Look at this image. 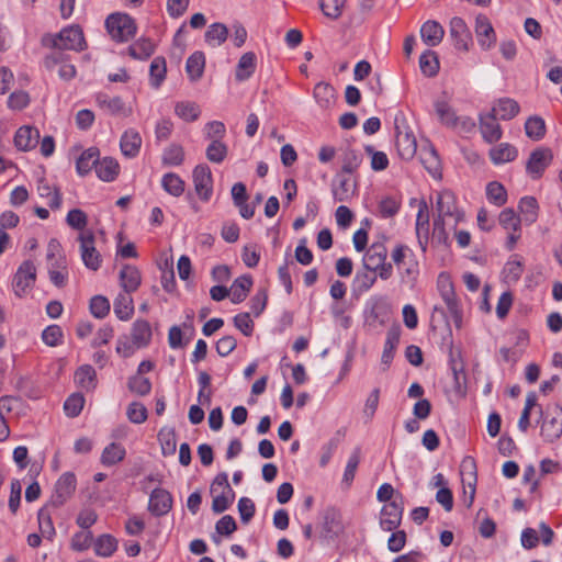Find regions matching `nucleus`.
Here are the masks:
<instances>
[{"label": "nucleus", "instance_id": "54", "mask_svg": "<svg viewBox=\"0 0 562 562\" xmlns=\"http://www.w3.org/2000/svg\"><path fill=\"white\" fill-rule=\"evenodd\" d=\"M518 209L528 223L536 222L538 217V202L533 196H524L520 199Z\"/></svg>", "mask_w": 562, "mask_h": 562}, {"label": "nucleus", "instance_id": "11", "mask_svg": "<svg viewBox=\"0 0 562 562\" xmlns=\"http://www.w3.org/2000/svg\"><path fill=\"white\" fill-rule=\"evenodd\" d=\"M395 145L398 155L405 160L412 159L417 151V142L414 134L408 131V127L406 126L402 128L401 126L395 125Z\"/></svg>", "mask_w": 562, "mask_h": 562}, {"label": "nucleus", "instance_id": "30", "mask_svg": "<svg viewBox=\"0 0 562 562\" xmlns=\"http://www.w3.org/2000/svg\"><path fill=\"white\" fill-rule=\"evenodd\" d=\"M252 286V278L249 274H244L233 282L231 286V300L234 304L241 303L246 300Z\"/></svg>", "mask_w": 562, "mask_h": 562}, {"label": "nucleus", "instance_id": "33", "mask_svg": "<svg viewBox=\"0 0 562 562\" xmlns=\"http://www.w3.org/2000/svg\"><path fill=\"white\" fill-rule=\"evenodd\" d=\"M256 69V55L252 52L245 53L238 60L235 78L245 81L251 77Z\"/></svg>", "mask_w": 562, "mask_h": 562}, {"label": "nucleus", "instance_id": "42", "mask_svg": "<svg viewBox=\"0 0 562 562\" xmlns=\"http://www.w3.org/2000/svg\"><path fill=\"white\" fill-rule=\"evenodd\" d=\"M205 41L211 46L222 45L228 36V29L223 23L211 24L205 32Z\"/></svg>", "mask_w": 562, "mask_h": 562}, {"label": "nucleus", "instance_id": "57", "mask_svg": "<svg viewBox=\"0 0 562 562\" xmlns=\"http://www.w3.org/2000/svg\"><path fill=\"white\" fill-rule=\"evenodd\" d=\"M37 520L41 535L52 540L56 531L52 520L50 513L45 507L38 510Z\"/></svg>", "mask_w": 562, "mask_h": 562}, {"label": "nucleus", "instance_id": "24", "mask_svg": "<svg viewBox=\"0 0 562 562\" xmlns=\"http://www.w3.org/2000/svg\"><path fill=\"white\" fill-rule=\"evenodd\" d=\"M142 146V137L135 130H127L123 133L120 140L122 154L128 158L136 157Z\"/></svg>", "mask_w": 562, "mask_h": 562}, {"label": "nucleus", "instance_id": "56", "mask_svg": "<svg viewBox=\"0 0 562 562\" xmlns=\"http://www.w3.org/2000/svg\"><path fill=\"white\" fill-rule=\"evenodd\" d=\"M127 387L132 393L138 396H146L151 391V382L148 378L135 374L128 379Z\"/></svg>", "mask_w": 562, "mask_h": 562}, {"label": "nucleus", "instance_id": "53", "mask_svg": "<svg viewBox=\"0 0 562 562\" xmlns=\"http://www.w3.org/2000/svg\"><path fill=\"white\" fill-rule=\"evenodd\" d=\"M436 113L441 121L442 124L447 126H456L458 122V116L453 109L442 100H438L435 102Z\"/></svg>", "mask_w": 562, "mask_h": 562}, {"label": "nucleus", "instance_id": "25", "mask_svg": "<svg viewBox=\"0 0 562 562\" xmlns=\"http://www.w3.org/2000/svg\"><path fill=\"white\" fill-rule=\"evenodd\" d=\"M100 150L97 147H89L83 150L76 161V170L79 176L88 175L99 162Z\"/></svg>", "mask_w": 562, "mask_h": 562}, {"label": "nucleus", "instance_id": "55", "mask_svg": "<svg viewBox=\"0 0 562 562\" xmlns=\"http://www.w3.org/2000/svg\"><path fill=\"white\" fill-rule=\"evenodd\" d=\"M228 153L227 146L218 139H214L206 148V158L214 164H221L225 160Z\"/></svg>", "mask_w": 562, "mask_h": 562}, {"label": "nucleus", "instance_id": "51", "mask_svg": "<svg viewBox=\"0 0 562 562\" xmlns=\"http://www.w3.org/2000/svg\"><path fill=\"white\" fill-rule=\"evenodd\" d=\"M161 160L165 166H180L184 160L183 147L179 144L169 145L164 150Z\"/></svg>", "mask_w": 562, "mask_h": 562}, {"label": "nucleus", "instance_id": "61", "mask_svg": "<svg viewBox=\"0 0 562 562\" xmlns=\"http://www.w3.org/2000/svg\"><path fill=\"white\" fill-rule=\"evenodd\" d=\"M360 459H361V449L359 447H357L350 454L347 465L345 468V472H344L342 481L345 483H347L348 485H350L355 479L357 468L360 463Z\"/></svg>", "mask_w": 562, "mask_h": 562}, {"label": "nucleus", "instance_id": "12", "mask_svg": "<svg viewBox=\"0 0 562 562\" xmlns=\"http://www.w3.org/2000/svg\"><path fill=\"white\" fill-rule=\"evenodd\" d=\"M172 508V496L164 488H154L149 496L148 510L157 517L167 515Z\"/></svg>", "mask_w": 562, "mask_h": 562}, {"label": "nucleus", "instance_id": "31", "mask_svg": "<svg viewBox=\"0 0 562 562\" xmlns=\"http://www.w3.org/2000/svg\"><path fill=\"white\" fill-rule=\"evenodd\" d=\"M75 382L86 391H92L97 386V373L92 366L83 364L75 372Z\"/></svg>", "mask_w": 562, "mask_h": 562}, {"label": "nucleus", "instance_id": "1", "mask_svg": "<svg viewBox=\"0 0 562 562\" xmlns=\"http://www.w3.org/2000/svg\"><path fill=\"white\" fill-rule=\"evenodd\" d=\"M46 260L49 281L56 288H65L69 279L68 260L60 243L56 238H52L48 241Z\"/></svg>", "mask_w": 562, "mask_h": 562}, {"label": "nucleus", "instance_id": "62", "mask_svg": "<svg viewBox=\"0 0 562 562\" xmlns=\"http://www.w3.org/2000/svg\"><path fill=\"white\" fill-rule=\"evenodd\" d=\"M499 224L507 231L517 232L520 228V218L513 209H504L499 213Z\"/></svg>", "mask_w": 562, "mask_h": 562}, {"label": "nucleus", "instance_id": "19", "mask_svg": "<svg viewBox=\"0 0 562 562\" xmlns=\"http://www.w3.org/2000/svg\"><path fill=\"white\" fill-rule=\"evenodd\" d=\"M346 173L338 172L331 182V193L335 202H347L355 194V187Z\"/></svg>", "mask_w": 562, "mask_h": 562}, {"label": "nucleus", "instance_id": "6", "mask_svg": "<svg viewBox=\"0 0 562 562\" xmlns=\"http://www.w3.org/2000/svg\"><path fill=\"white\" fill-rule=\"evenodd\" d=\"M36 281V267L32 260H24L18 268L12 288L16 296L22 297L32 289Z\"/></svg>", "mask_w": 562, "mask_h": 562}, {"label": "nucleus", "instance_id": "60", "mask_svg": "<svg viewBox=\"0 0 562 562\" xmlns=\"http://www.w3.org/2000/svg\"><path fill=\"white\" fill-rule=\"evenodd\" d=\"M85 405V397L81 393H74L67 397L64 403V409L67 416L77 417Z\"/></svg>", "mask_w": 562, "mask_h": 562}, {"label": "nucleus", "instance_id": "21", "mask_svg": "<svg viewBox=\"0 0 562 562\" xmlns=\"http://www.w3.org/2000/svg\"><path fill=\"white\" fill-rule=\"evenodd\" d=\"M386 247L381 243H374L369 247L363 257V268L376 271V269L386 261Z\"/></svg>", "mask_w": 562, "mask_h": 562}, {"label": "nucleus", "instance_id": "14", "mask_svg": "<svg viewBox=\"0 0 562 562\" xmlns=\"http://www.w3.org/2000/svg\"><path fill=\"white\" fill-rule=\"evenodd\" d=\"M95 101L101 109L111 115L127 117L132 114V108L127 106L121 97L110 98L105 93H99Z\"/></svg>", "mask_w": 562, "mask_h": 562}, {"label": "nucleus", "instance_id": "40", "mask_svg": "<svg viewBox=\"0 0 562 562\" xmlns=\"http://www.w3.org/2000/svg\"><path fill=\"white\" fill-rule=\"evenodd\" d=\"M167 65L162 56L155 57L149 67L150 85L153 88L158 89L166 78Z\"/></svg>", "mask_w": 562, "mask_h": 562}, {"label": "nucleus", "instance_id": "52", "mask_svg": "<svg viewBox=\"0 0 562 562\" xmlns=\"http://www.w3.org/2000/svg\"><path fill=\"white\" fill-rule=\"evenodd\" d=\"M37 191L40 196L49 199L47 204L52 210H57L60 207L61 194L57 188L53 190L47 182L41 181L37 186Z\"/></svg>", "mask_w": 562, "mask_h": 562}, {"label": "nucleus", "instance_id": "46", "mask_svg": "<svg viewBox=\"0 0 562 562\" xmlns=\"http://www.w3.org/2000/svg\"><path fill=\"white\" fill-rule=\"evenodd\" d=\"M419 67L426 77H435L439 71L438 56L434 50H426L419 57Z\"/></svg>", "mask_w": 562, "mask_h": 562}, {"label": "nucleus", "instance_id": "49", "mask_svg": "<svg viewBox=\"0 0 562 562\" xmlns=\"http://www.w3.org/2000/svg\"><path fill=\"white\" fill-rule=\"evenodd\" d=\"M175 113L187 122H193L199 119L201 111L194 102L182 101L176 103Z\"/></svg>", "mask_w": 562, "mask_h": 562}, {"label": "nucleus", "instance_id": "34", "mask_svg": "<svg viewBox=\"0 0 562 562\" xmlns=\"http://www.w3.org/2000/svg\"><path fill=\"white\" fill-rule=\"evenodd\" d=\"M441 299L447 305V308L452 317L454 326L461 328L462 326V310L460 308L454 288L439 293Z\"/></svg>", "mask_w": 562, "mask_h": 562}, {"label": "nucleus", "instance_id": "7", "mask_svg": "<svg viewBox=\"0 0 562 562\" xmlns=\"http://www.w3.org/2000/svg\"><path fill=\"white\" fill-rule=\"evenodd\" d=\"M552 160V149L549 147H539L530 153L526 164V171L533 180H537L542 177Z\"/></svg>", "mask_w": 562, "mask_h": 562}, {"label": "nucleus", "instance_id": "10", "mask_svg": "<svg viewBox=\"0 0 562 562\" xmlns=\"http://www.w3.org/2000/svg\"><path fill=\"white\" fill-rule=\"evenodd\" d=\"M193 183L196 194L202 201H209L212 195V172L207 165L201 164L193 169Z\"/></svg>", "mask_w": 562, "mask_h": 562}, {"label": "nucleus", "instance_id": "17", "mask_svg": "<svg viewBox=\"0 0 562 562\" xmlns=\"http://www.w3.org/2000/svg\"><path fill=\"white\" fill-rule=\"evenodd\" d=\"M450 35L453 40L454 47L459 50H468L471 42V33L463 21L459 16H454L450 21Z\"/></svg>", "mask_w": 562, "mask_h": 562}, {"label": "nucleus", "instance_id": "27", "mask_svg": "<svg viewBox=\"0 0 562 562\" xmlns=\"http://www.w3.org/2000/svg\"><path fill=\"white\" fill-rule=\"evenodd\" d=\"M120 172L119 162L112 157L99 158L95 166V173L98 178L105 182H112L116 179Z\"/></svg>", "mask_w": 562, "mask_h": 562}, {"label": "nucleus", "instance_id": "26", "mask_svg": "<svg viewBox=\"0 0 562 562\" xmlns=\"http://www.w3.org/2000/svg\"><path fill=\"white\" fill-rule=\"evenodd\" d=\"M140 272L132 265H124L120 271V282L123 290L127 293L135 292L140 285Z\"/></svg>", "mask_w": 562, "mask_h": 562}, {"label": "nucleus", "instance_id": "2", "mask_svg": "<svg viewBox=\"0 0 562 562\" xmlns=\"http://www.w3.org/2000/svg\"><path fill=\"white\" fill-rule=\"evenodd\" d=\"M42 44L59 50L81 52L87 47L82 29L77 24L64 27L57 34L44 35Z\"/></svg>", "mask_w": 562, "mask_h": 562}, {"label": "nucleus", "instance_id": "39", "mask_svg": "<svg viewBox=\"0 0 562 562\" xmlns=\"http://www.w3.org/2000/svg\"><path fill=\"white\" fill-rule=\"evenodd\" d=\"M341 173H353L362 162V156L353 148L347 147L341 153Z\"/></svg>", "mask_w": 562, "mask_h": 562}, {"label": "nucleus", "instance_id": "36", "mask_svg": "<svg viewBox=\"0 0 562 562\" xmlns=\"http://www.w3.org/2000/svg\"><path fill=\"white\" fill-rule=\"evenodd\" d=\"M128 55L134 59L145 60L155 52V45L149 38H139L127 48Z\"/></svg>", "mask_w": 562, "mask_h": 562}, {"label": "nucleus", "instance_id": "22", "mask_svg": "<svg viewBox=\"0 0 562 562\" xmlns=\"http://www.w3.org/2000/svg\"><path fill=\"white\" fill-rule=\"evenodd\" d=\"M40 138L37 128L31 126L20 127L14 135V144L20 150H31L36 147Z\"/></svg>", "mask_w": 562, "mask_h": 562}, {"label": "nucleus", "instance_id": "29", "mask_svg": "<svg viewBox=\"0 0 562 562\" xmlns=\"http://www.w3.org/2000/svg\"><path fill=\"white\" fill-rule=\"evenodd\" d=\"M443 35V27L437 21L429 20L420 27V36L429 46L438 45L442 41Z\"/></svg>", "mask_w": 562, "mask_h": 562}, {"label": "nucleus", "instance_id": "41", "mask_svg": "<svg viewBox=\"0 0 562 562\" xmlns=\"http://www.w3.org/2000/svg\"><path fill=\"white\" fill-rule=\"evenodd\" d=\"M158 441L165 457L173 456L177 450V436L173 428L164 427L158 432Z\"/></svg>", "mask_w": 562, "mask_h": 562}, {"label": "nucleus", "instance_id": "20", "mask_svg": "<svg viewBox=\"0 0 562 562\" xmlns=\"http://www.w3.org/2000/svg\"><path fill=\"white\" fill-rule=\"evenodd\" d=\"M475 33L477 42L483 49L491 48L496 40L494 29L484 15H479L475 21Z\"/></svg>", "mask_w": 562, "mask_h": 562}, {"label": "nucleus", "instance_id": "32", "mask_svg": "<svg viewBox=\"0 0 562 562\" xmlns=\"http://www.w3.org/2000/svg\"><path fill=\"white\" fill-rule=\"evenodd\" d=\"M134 313L133 299L131 293H119L114 300V314L121 321H128Z\"/></svg>", "mask_w": 562, "mask_h": 562}, {"label": "nucleus", "instance_id": "45", "mask_svg": "<svg viewBox=\"0 0 562 562\" xmlns=\"http://www.w3.org/2000/svg\"><path fill=\"white\" fill-rule=\"evenodd\" d=\"M161 187L167 193L178 198L184 192L186 183L177 173L168 172L161 179Z\"/></svg>", "mask_w": 562, "mask_h": 562}, {"label": "nucleus", "instance_id": "5", "mask_svg": "<svg viewBox=\"0 0 562 562\" xmlns=\"http://www.w3.org/2000/svg\"><path fill=\"white\" fill-rule=\"evenodd\" d=\"M404 513V497L397 493L395 497L383 505L380 512V527L384 531H394L402 522Z\"/></svg>", "mask_w": 562, "mask_h": 562}, {"label": "nucleus", "instance_id": "3", "mask_svg": "<svg viewBox=\"0 0 562 562\" xmlns=\"http://www.w3.org/2000/svg\"><path fill=\"white\" fill-rule=\"evenodd\" d=\"M540 436L547 442H554L562 435V406L554 404L553 406L547 407L546 413H543L540 407Z\"/></svg>", "mask_w": 562, "mask_h": 562}, {"label": "nucleus", "instance_id": "35", "mask_svg": "<svg viewBox=\"0 0 562 562\" xmlns=\"http://www.w3.org/2000/svg\"><path fill=\"white\" fill-rule=\"evenodd\" d=\"M205 56L202 52H194L189 56L186 64V70L191 81L199 80L204 72Z\"/></svg>", "mask_w": 562, "mask_h": 562}, {"label": "nucleus", "instance_id": "8", "mask_svg": "<svg viewBox=\"0 0 562 562\" xmlns=\"http://www.w3.org/2000/svg\"><path fill=\"white\" fill-rule=\"evenodd\" d=\"M77 479L75 473L65 472L57 480L49 504L54 507L63 506L75 493Z\"/></svg>", "mask_w": 562, "mask_h": 562}, {"label": "nucleus", "instance_id": "23", "mask_svg": "<svg viewBox=\"0 0 562 562\" xmlns=\"http://www.w3.org/2000/svg\"><path fill=\"white\" fill-rule=\"evenodd\" d=\"M151 327L145 319H136L133 323L131 330V338L136 348H144L149 345L151 340Z\"/></svg>", "mask_w": 562, "mask_h": 562}, {"label": "nucleus", "instance_id": "63", "mask_svg": "<svg viewBox=\"0 0 562 562\" xmlns=\"http://www.w3.org/2000/svg\"><path fill=\"white\" fill-rule=\"evenodd\" d=\"M127 418L133 424H143L148 417L147 408L139 402H133L126 411Z\"/></svg>", "mask_w": 562, "mask_h": 562}, {"label": "nucleus", "instance_id": "43", "mask_svg": "<svg viewBox=\"0 0 562 562\" xmlns=\"http://www.w3.org/2000/svg\"><path fill=\"white\" fill-rule=\"evenodd\" d=\"M126 454V450L120 443L112 442L106 446L101 456L103 465L110 467L121 462Z\"/></svg>", "mask_w": 562, "mask_h": 562}, {"label": "nucleus", "instance_id": "15", "mask_svg": "<svg viewBox=\"0 0 562 562\" xmlns=\"http://www.w3.org/2000/svg\"><path fill=\"white\" fill-rule=\"evenodd\" d=\"M419 160L432 178H441V161L436 148L431 144L428 143L422 146Z\"/></svg>", "mask_w": 562, "mask_h": 562}, {"label": "nucleus", "instance_id": "47", "mask_svg": "<svg viewBox=\"0 0 562 562\" xmlns=\"http://www.w3.org/2000/svg\"><path fill=\"white\" fill-rule=\"evenodd\" d=\"M526 135L533 139L540 140L546 135V123L541 116L532 115L525 123Z\"/></svg>", "mask_w": 562, "mask_h": 562}, {"label": "nucleus", "instance_id": "58", "mask_svg": "<svg viewBox=\"0 0 562 562\" xmlns=\"http://www.w3.org/2000/svg\"><path fill=\"white\" fill-rule=\"evenodd\" d=\"M89 310L95 318L102 319L110 313V302L103 295H94L90 300Z\"/></svg>", "mask_w": 562, "mask_h": 562}, {"label": "nucleus", "instance_id": "64", "mask_svg": "<svg viewBox=\"0 0 562 562\" xmlns=\"http://www.w3.org/2000/svg\"><path fill=\"white\" fill-rule=\"evenodd\" d=\"M401 207V201L394 196H386L379 203V212L382 217L389 218L397 214Z\"/></svg>", "mask_w": 562, "mask_h": 562}, {"label": "nucleus", "instance_id": "44", "mask_svg": "<svg viewBox=\"0 0 562 562\" xmlns=\"http://www.w3.org/2000/svg\"><path fill=\"white\" fill-rule=\"evenodd\" d=\"M117 549V540L109 533H103L94 542V551L99 557H111Z\"/></svg>", "mask_w": 562, "mask_h": 562}, {"label": "nucleus", "instance_id": "9", "mask_svg": "<svg viewBox=\"0 0 562 562\" xmlns=\"http://www.w3.org/2000/svg\"><path fill=\"white\" fill-rule=\"evenodd\" d=\"M81 259L85 266L97 271L101 266V255L94 247V235L88 231L79 236Z\"/></svg>", "mask_w": 562, "mask_h": 562}, {"label": "nucleus", "instance_id": "18", "mask_svg": "<svg viewBox=\"0 0 562 562\" xmlns=\"http://www.w3.org/2000/svg\"><path fill=\"white\" fill-rule=\"evenodd\" d=\"M400 338L401 327L398 325L392 326L386 333L384 348L381 356V363L384 367L383 370H387L391 366L396 348L400 344Z\"/></svg>", "mask_w": 562, "mask_h": 562}, {"label": "nucleus", "instance_id": "38", "mask_svg": "<svg viewBox=\"0 0 562 562\" xmlns=\"http://www.w3.org/2000/svg\"><path fill=\"white\" fill-rule=\"evenodd\" d=\"M314 98L321 108L328 109L335 101V89L327 82H318L314 87Z\"/></svg>", "mask_w": 562, "mask_h": 562}, {"label": "nucleus", "instance_id": "59", "mask_svg": "<svg viewBox=\"0 0 562 562\" xmlns=\"http://www.w3.org/2000/svg\"><path fill=\"white\" fill-rule=\"evenodd\" d=\"M344 4L345 0H319V9L330 20L340 18Z\"/></svg>", "mask_w": 562, "mask_h": 562}, {"label": "nucleus", "instance_id": "37", "mask_svg": "<svg viewBox=\"0 0 562 562\" xmlns=\"http://www.w3.org/2000/svg\"><path fill=\"white\" fill-rule=\"evenodd\" d=\"M517 149L508 143H502L490 150L491 160L495 165L513 161L517 157Z\"/></svg>", "mask_w": 562, "mask_h": 562}, {"label": "nucleus", "instance_id": "48", "mask_svg": "<svg viewBox=\"0 0 562 562\" xmlns=\"http://www.w3.org/2000/svg\"><path fill=\"white\" fill-rule=\"evenodd\" d=\"M376 282V271L362 269L357 271L353 280L355 289L359 293L369 291Z\"/></svg>", "mask_w": 562, "mask_h": 562}, {"label": "nucleus", "instance_id": "4", "mask_svg": "<svg viewBox=\"0 0 562 562\" xmlns=\"http://www.w3.org/2000/svg\"><path fill=\"white\" fill-rule=\"evenodd\" d=\"M105 27L116 42H127L136 33V24L126 13H112L105 20Z\"/></svg>", "mask_w": 562, "mask_h": 562}, {"label": "nucleus", "instance_id": "13", "mask_svg": "<svg viewBox=\"0 0 562 562\" xmlns=\"http://www.w3.org/2000/svg\"><path fill=\"white\" fill-rule=\"evenodd\" d=\"M479 122L482 137L486 143L493 144L502 138L503 132L501 125L497 123L495 111L480 114Z\"/></svg>", "mask_w": 562, "mask_h": 562}, {"label": "nucleus", "instance_id": "50", "mask_svg": "<svg viewBox=\"0 0 562 562\" xmlns=\"http://www.w3.org/2000/svg\"><path fill=\"white\" fill-rule=\"evenodd\" d=\"M487 200L496 206H503L507 202V191L505 187L497 181H492L486 186Z\"/></svg>", "mask_w": 562, "mask_h": 562}, {"label": "nucleus", "instance_id": "16", "mask_svg": "<svg viewBox=\"0 0 562 562\" xmlns=\"http://www.w3.org/2000/svg\"><path fill=\"white\" fill-rule=\"evenodd\" d=\"M436 211L438 213L436 218L445 220V217H454L456 222H458L460 217V213L458 212L456 204V196L449 190L438 193L436 200Z\"/></svg>", "mask_w": 562, "mask_h": 562}, {"label": "nucleus", "instance_id": "28", "mask_svg": "<svg viewBox=\"0 0 562 562\" xmlns=\"http://www.w3.org/2000/svg\"><path fill=\"white\" fill-rule=\"evenodd\" d=\"M491 111H495L496 117L498 116L503 121H509L519 113L520 106L518 102L512 98H501L496 101V104Z\"/></svg>", "mask_w": 562, "mask_h": 562}]
</instances>
